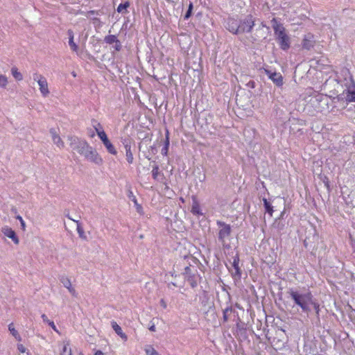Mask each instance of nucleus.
<instances>
[{
	"instance_id": "nucleus-38",
	"label": "nucleus",
	"mask_w": 355,
	"mask_h": 355,
	"mask_svg": "<svg viewBox=\"0 0 355 355\" xmlns=\"http://www.w3.org/2000/svg\"><path fill=\"white\" fill-rule=\"evenodd\" d=\"M8 83V80L6 76L0 75V87H4L6 86Z\"/></svg>"
},
{
	"instance_id": "nucleus-51",
	"label": "nucleus",
	"mask_w": 355,
	"mask_h": 355,
	"mask_svg": "<svg viewBox=\"0 0 355 355\" xmlns=\"http://www.w3.org/2000/svg\"><path fill=\"white\" fill-rule=\"evenodd\" d=\"M179 200H182V202H184V200L182 198H180Z\"/></svg>"
},
{
	"instance_id": "nucleus-40",
	"label": "nucleus",
	"mask_w": 355,
	"mask_h": 355,
	"mask_svg": "<svg viewBox=\"0 0 355 355\" xmlns=\"http://www.w3.org/2000/svg\"><path fill=\"white\" fill-rule=\"evenodd\" d=\"M191 211H192L194 214H199V213H200V208H199V206H198L197 204L193 205L192 206Z\"/></svg>"
},
{
	"instance_id": "nucleus-1",
	"label": "nucleus",
	"mask_w": 355,
	"mask_h": 355,
	"mask_svg": "<svg viewBox=\"0 0 355 355\" xmlns=\"http://www.w3.org/2000/svg\"><path fill=\"white\" fill-rule=\"evenodd\" d=\"M276 40L282 50H287L290 47V37L286 33L283 24L279 23L276 18L271 20Z\"/></svg>"
},
{
	"instance_id": "nucleus-20",
	"label": "nucleus",
	"mask_w": 355,
	"mask_h": 355,
	"mask_svg": "<svg viewBox=\"0 0 355 355\" xmlns=\"http://www.w3.org/2000/svg\"><path fill=\"white\" fill-rule=\"evenodd\" d=\"M8 330L10 331V334L15 338L16 340H17L18 341L21 340V337L20 336L18 331L15 329L12 323H10L8 325Z\"/></svg>"
},
{
	"instance_id": "nucleus-39",
	"label": "nucleus",
	"mask_w": 355,
	"mask_h": 355,
	"mask_svg": "<svg viewBox=\"0 0 355 355\" xmlns=\"http://www.w3.org/2000/svg\"><path fill=\"white\" fill-rule=\"evenodd\" d=\"M33 80L35 81H37V83H39L40 80L42 79V78H44V77L37 73H33Z\"/></svg>"
},
{
	"instance_id": "nucleus-10",
	"label": "nucleus",
	"mask_w": 355,
	"mask_h": 355,
	"mask_svg": "<svg viewBox=\"0 0 355 355\" xmlns=\"http://www.w3.org/2000/svg\"><path fill=\"white\" fill-rule=\"evenodd\" d=\"M266 73L269 78L277 86L280 87L283 85V77L279 73L271 72L269 70H265Z\"/></svg>"
},
{
	"instance_id": "nucleus-50",
	"label": "nucleus",
	"mask_w": 355,
	"mask_h": 355,
	"mask_svg": "<svg viewBox=\"0 0 355 355\" xmlns=\"http://www.w3.org/2000/svg\"><path fill=\"white\" fill-rule=\"evenodd\" d=\"M92 137H93L94 136V133H91V135H90Z\"/></svg>"
},
{
	"instance_id": "nucleus-4",
	"label": "nucleus",
	"mask_w": 355,
	"mask_h": 355,
	"mask_svg": "<svg viewBox=\"0 0 355 355\" xmlns=\"http://www.w3.org/2000/svg\"><path fill=\"white\" fill-rule=\"evenodd\" d=\"M78 153L84 156L87 160L96 164L100 165L103 163V159L97 151L87 141L83 144V146H81Z\"/></svg>"
},
{
	"instance_id": "nucleus-44",
	"label": "nucleus",
	"mask_w": 355,
	"mask_h": 355,
	"mask_svg": "<svg viewBox=\"0 0 355 355\" xmlns=\"http://www.w3.org/2000/svg\"><path fill=\"white\" fill-rule=\"evenodd\" d=\"M150 323H151V324H150V327H148V329H149L150 331H155L156 328H155V323H154V322H151Z\"/></svg>"
},
{
	"instance_id": "nucleus-28",
	"label": "nucleus",
	"mask_w": 355,
	"mask_h": 355,
	"mask_svg": "<svg viewBox=\"0 0 355 355\" xmlns=\"http://www.w3.org/2000/svg\"><path fill=\"white\" fill-rule=\"evenodd\" d=\"M144 350L147 355H159V353L151 345L146 346Z\"/></svg>"
},
{
	"instance_id": "nucleus-24",
	"label": "nucleus",
	"mask_w": 355,
	"mask_h": 355,
	"mask_svg": "<svg viewBox=\"0 0 355 355\" xmlns=\"http://www.w3.org/2000/svg\"><path fill=\"white\" fill-rule=\"evenodd\" d=\"M41 317L44 322L47 323L55 331H58L54 322L49 320L48 317L45 314H42Z\"/></svg>"
},
{
	"instance_id": "nucleus-47",
	"label": "nucleus",
	"mask_w": 355,
	"mask_h": 355,
	"mask_svg": "<svg viewBox=\"0 0 355 355\" xmlns=\"http://www.w3.org/2000/svg\"><path fill=\"white\" fill-rule=\"evenodd\" d=\"M160 304H161V306L163 308H166V302L164 300H161Z\"/></svg>"
},
{
	"instance_id": "nucleus-25",
	"label": "nucleus",
	"mask_w": 355,
	"mask_h": 355,
	"mask_svg": "<svg viewBox=\"0 0 355 355\" xmlns=\"http://www.w3.org/2000/svg\"><path fill=\"white\" fill-rule=\"evenodd\" d=\"M104 42L107 44H114L116 42H118V39L114 35H108L105 37Z\"/></svg>"
},
{
	"instance_id": "nucleus-43",
	"label": "nucleus",
	"mask_w": 355,
	"mask_h": 355,
	"mask_svg": "<svg viewBox=\"0 0 355 355\" xmlns=\"http://www.w3.org/2000/svg\"><path fill=\"white\" fill-rule=\"evenodd\" d=\"M17 349L18 350L21 352V353H24L25 351H26V348L24 347V346L21 344H18L17 345Z\"/></svg>"
},
{
	"instance_id": "nucleus-13",
	"label": "nucleus",
	"mask_w": 355,
	"mask_h": 355,
	"mask_svg": "<svg viewBox=\"0 0 355 355\" xmlns=\"http://www.w3.org/2000/svg\"><path fill=\"white\" fill-rule=\"evenodd\" d=\"M38 85L40 87V91L42 95L44 97L47 96L49 94V87H48V83H47L46 78L40 79L38 83Z\"/></svg>"
},
{
	"instance_id": "nucleus-8",
	"label": "nucleus",
	"mask_w": 355,
	"mask_h": 355,
	"mask_svg": "<svg viewBox=\"0 0 355 355\" xmlns=\"http://www.w3.org/2000/svg\"><path fill=\"white\" fill-rule=\"evenodd\" d=\"M68 140L69 141V146L72 150H76L77 153L79 151V149L81 148V146H83V144H85L86 141V140L76 136H69Z\"/></svg>"
},
{
	"instance_id": "nucleus-23",
	"label": "nucleus",
	"mask_w": 355,
	"mask_h": 355,
	"mask_svg": "<svg viewBox=\"0 0 355 355\" xmlns=\"http://www.w3.org/2000/svg\"><path fill=\"white\" fill-rule=\"evenodd\" d=\"M302 46L306 50H310L313 46V41L305 37L302 42Z\"/></svg>"
},
{
	"instance_id": "nucleus-34",
	"label": "nucleus",
	"mask_w": 355,
	"mask_h": 355,
	"mask_svg": "<svg viewBox=\"0 0 355 355\" xmlns=\"http://www.w3.org/2000/svg\"><path fill=\"white\" fill-rule=\"evenodd\" d=\"M310 305H312L315 309V314L318 316L320 312V304L315 300L311 299V302H310Z\"/></svg>"
},
{
	"instance_id": "nucleus-5",
	"label": "nucleus",
	"mask_w": 355,
	"mask_h": 355,
	"mask_svg": "<svg viewBox=\"0 0 355 355\" xmlns=\"http://www.w3.org/2000/svg\"><path fill=\"white\" fill-rule=\"evenodd\" d=\"M254 26V19L251 15H247L243 19L239 20V33L251 32Z\"/></svg>"
},
{
	"instance_id": "nucleus-18",
	"label": "nucleus",
	"mask_w": 355,
	"mask_h": 355,
	"mask_svg": "<svg viewBox=\"0 0 355 355\" xmlns=\"http://www.w3.org/2000/svg\"><path fill=\"white\" fill-rule=\"evenodd\" d=\"M60 355H73L70 347L69 340L64 341L63 347Z\"/></svg>"
},
{
	"instance_id": "nucleus-22",
	"label": "nucleus",
	"mask_w": 355,
	"mask_h": 355,
	"mask_svg": "<svg viewBox=\"0 0 355 355\" xmlns=\"http://www.w3.org/2000/svg\"><path fill=\"white\" fill-rule=\"evenodd\" d=\"M263 205H264L266 211L268 212L270 216H272V212H273L272 206L271 205L270 202L269 201H268V200L266 198H263Z\"/></svg>"
},
{
	"instance_id": "nucleus-29",
	"label": "nucleus",
	"mask_w": 355,
	"mask_h": 355,
	"mask_svg": "<svg viewBox=\"0 0 355 355\" xmlns=\"http://www.w3.org/2000/svg\"><path fill=\"white\" fill-rule=\"evenodd\" d=\"M152 175H153V179H155V180H158L159 179V176L160 175V173L159 171V166L157 164H155L153 166Z\"/></svg>"
},
{
	"instance_id": "nucleus-41",
	"label": "nucleus",
	"mask_w": 355,
	"mask_h": 355,
	"mask_svg": "<svg viewBox=\"0 0 355 355\" xmlns=\"http://www.w3.org/2000/svg\"><path fill=\"white\" fill-rule=\"evenodd\" d=\"M122 45L121 42L118 40V42L114 43V48L116 51H119L121 49Z\"/></svg>"
},
{
	"instance_id": "nucleus-14",
	"label": "nucleus",
	"mask_w": 355,
	"mask_h": 355,
	"mask_svg": "<svg viewBox=\"0 0 355 355\" xmlns=\"http://www.w3.org/2000/svg\"><path fill=\"white\" fill-rule=\"evenodd\" d=\"M191 269L189 267L187 266L185 268V273L183 274L184 278L187 279L188 284L191 287H195L197 285L196 281L194 279V277L190 275Z\"/></svg>"
},
{
	"instance_id": "nucleus-36",
	"label": "nucleus",
	"mask_w": 355,
	"mask_h": 355,
	"mask_svg": "<svg viewBox=\"0 0 355 355\" xmlns=\"http://www.w3.org/2000/svg\"><path fill=\"white\" fill-rule=\"evenodd\" d=\"M121 143H122L124 148H125L126 147L128 148L131 146L132 141H131V139L129 138H123V139H121Z\"/></svg>"
},
{
	"instance_id": "nucleus-6",
	"label": "nucleus",
	"mask_w": 355,
	"mask_h": 355,
	"mask_svg": "<svg viewBox=\"0 0 355 355\" xmlns=\"http://www.w3.org/2000/svg\"><path fill=\"white\" fill-rule=\"evenodd\" d=\"M225 28L233 34H239V20L234 17H228L225 22Z\"/></svg>"
},
{
	"instance_id": "nucleus-12",
	"label": "nucleus",
	"mask_w": 355,
	"mask_h": 355,
	"mask_svg": "<svg viewBox=\"0 0 355 355\" xmlns=\"http://www.w3.org/2000/svg\"><path fill=\"white\" fill-rule=\"evenodd\" d=\"M1 231L6 236L11 239L15 244L19 243V239L15 231L12 230L10 227L8 226L3 227Z\"/></svg>"
},
{
	"instance_id": "nucleus-15",
	"label": "nucleus",
	"mask_w": 355,
	"mask_h": 355,
	"mask_svg": "<svg viewBox=\"0 0 355 355\" xmlns=\"http://www.w3.org/2000/svg\"><path fill=\"white\" fill-rule=\"evenodd\" d=\"M127 196L128 198L132 200L136 207L137 211L138 213H141L142 207L138 203L136 196L134 195L131 189H129L127 191Z\"/></svg>"
},
{
	"instance_id": "nucleus-19",
	"label": "nucleus",
	"mask_w": 355,
	"mask_h": 355,
	"mask_svg": "<svg viewBox=\"0 0 355 355\" xmlns=\"http://www.w3.org/2000/svg\"><path fill=\"white\" fill-rule=\"evenodd\" d=\"M103 145L106 148L108 153H110L112 155H116L117 151L116 148H114V145L110 142V141L108 139L107 141L103 143Z\"/></svg>"
},
{
	"instance_id": "nucleus-49",
	"label": "nucleus",
	"mask_w": 355,
	"mask_h": 355,
	"mask_svg": "<svg viewBox=\"0 0 355 355\" xmlns=\"http://www.w3.org/2000/svg\"><path fill=\"white\" fill-rule=\"evenodd\" d=\"M187 253H188L187 252H185L183 254V257H187Z\"/></svg>"
},
{
	"instance_id": "nucleus-45",
	"label": "nucleus",
	"mask_w": 355,
	"mask_h": 355,
	"mask_svg": "<svg viewBox=\"0 0 355 355\" xmlns=\"http://www.w3.org/2000/svg\"><path fill=\"white\" fill-rule=\"evenodd\" d=\"M17 219H18L20 221L21 226L24 228L25 227V223H24V220L22 219L21 216H17Z\"/></svg>"
},
{
	"instance_id": "nucleus-3",
	"label": "nucleus",
	"mask_w": 355,
	"mask_h": 355,
	"mask_svg": "<svg viewBox=\"0 0 355 355\" xmlns=\"http://www.w3.org/2000/svg\"><path fill=\"white\" fill-rule=\"evenodd\" d=\"M216 225L218 226V239L219 242L224 248H228L230 246L228 241L232 232L231 225L221 220H216Z\"/></svg>"
},
{
	"instance_id": "nucleus-26",
	"label": "nucleus",
	"mask_w": 355,
	"mask_h": 355,
	"mask_svg": "<svg viewBox=\"0 0 355 355\" xmlns=\"http://www.w3.org/2000/svg\"><path fill=\"white\" fill-rule=\"evenodd\" d=\"M11 73L13 77L17 80H21L23 78L22 74L18 71L17 68L15 67H12L11 69Z\"/></svg>"
},
{
	"instance_id": "nucleus-7",
	"label": "nucleus",
	"mask_w": 355,
	"mask_h": 355,
	"mask_svg": "<svg viewBox=\"0 0 355 355\" xmlns=\"http://www.w3.org/2000/svg\"><path fill=\"white\" fill-rule=\"evenodd\" d=\"M232 259H233V261L232 263V266L234 270H230V269H229V270L231 272L233 278L235 280H238V279H240L241 277V269L239 266V255L236 254L235 256L232 257Z\"/></svg>"
},
{
	"instance_id": "nucleus-31",
	"label": "nucleus",
	"mask_w": 355,
	"mask_h": 355,
	"mask_svg": "<svg viewBox=\"0 0 355 355\" xmlns=\"http://www.w3.org/2000/svg\"><path fill=\"white\" fill-rule=\"evenodd\" d=\"M92 125H93L97 135H98V132H99L101 131H103V128L101 124L100 123H98L97 121L94 120L92 121Z\"/></svg>"
},
{
	"instance_id": "nucleus-11",
	"label": "nucleus",
	"mask_w": 355,
	"mask_h": 355,
	"mask_svg": "<svg viewBox=\"0 0 355 355\" xmlns=\"http://www.w3.org/2000/svg\"><path fill=\"white\" fill-rule=\"evenodd\" d=\"M63 286L68 289L69 292L73 295L76 296L77 293L74 288L72 286L71 280L66 276H61L59 278Z\"/></svg>"
},
{
	"instance_id": "nucleus-17",
	"label": "nucleus",
	"mask_w": 355,
	"mask_h": 355,
	"mask_svg": "<svg viewBox=\"0 0 355 355\" xmlns=\"http://www.w3.org/2000/svg\"><path fill=\"white\" fill-rule=\"evenodd\" d=\"M67 35L69 36V45L71 48V49L74 51L77 52L78 49V45L73 42V32L71 30H68Z\"/></svg>"
},
{
	"instance_id": "nucleus-16",
	"label": "nucleus",
	"mask_w": 355,
	"mask_h": 355,
	"mask_svg": "<svg viewBox=\"0 0 355 355\" xmlns=\"http://www.w3.org/2000/svg\"><path fill=\"white\" fill-rule=\"evenodd\" d=\"M111 325L118 336H119L123 340H127L128 337L126 334L123 332L121 327L115 321H112Z\"/></svg>"
},
{
	"instance_id": "nucleus-21",
	"label": "nucleus",
	"mask_w": 355,
	"mask_h": 355,
	"mask_svg": "<svg viewBox=\"0 0 355 355\" xmlns=\"http://www.w3.org/2000/svg\"><path fill=\"white\" fill-rule=\"evenodd\" d=\"M125 157L126 160L128 162V164H132L134 160L133 153L131 150V146L129 147H126L125 148Z\"/></svg>"
},
{
	"instance_id": "nucleus-52",
	"label": "nucleus",
	"mask_w": 355,
	"mask_h": 355,
	"mask_svg": "<svg viewBox=\"0 0 355 355\" xmlns=\"http://www.w3.org/2000/svg\"><path fill=\"white\" fill-rule=\"evenodd\" d=\"M80 355H83V354H80Z\"/></svg>"
},
{
	"instance_id": "nucleus-42",
	"label": "nucleus",
	"mask_w": 355,
	"mask_h": 355,
	"mask_svg": "<svg viewBox=\"0 0 355 355\" xmlns=\"http://www.w3.org/2000/svg\"><path fill=\"white\" fill-rule=\"evenodd\" d=\"M99 15L98 11H97V10H89V11L87 12L86 16L87 17H90L92 15Z\"/></svg>"
},
{
	"instance_id": "nucleus-30",
	"label": "nucleus",
	"mask_w": 355,
	"mask_h": 355,
	"mask_svg": "<svg viewBox=\"0 0 355 355\" xmlns=\"http://www.w3.org/2000/svg\"><path fill=\"white\" fill-rule=\"evenodd\" d=\"M67 217L70 219V220H73L74 222H76L77 223V232L80 236V237H83V235H84V230L83 229V227L80 226V224L79 223L78 220H73L72 219L71 217H69V216H67Z\"/></svg>"
},
{
	"instance_id": "nucleus-2",
	"label": "nucleus",
	"mask_w": 355,
	"mask_h": 355,
	"mask_svg": "<svg viewBox=\"0 0 355 355\" xmlns=\"http://www.w3.org/2000/svg\"><path fill=\"white\" fill-rule=\"evenodd\" d=\"M289 294L294 303L299 306L304 312L309 314L311 311L309 305L313 298L312 294L310 292L301 293L293 290H291Z\"/></svg>"
},
{
	"instance_id": "nucleus-37",
	"label": "nucleus",
	"mask_w": 355,
	"mask_h": 355,
	"mask_svg": "<svg viewBox=\"0 0 355 355\" xmlns=\"http://www.w3.org/2000/svg\"><path fill=\"white\" fill-rule=\"evenodd\" d=\"M192 9H193V4H192V3L190 2V3L189 5V8H188L187 12L185 13V15H184V19H187L190 17V16L191 15Z\"/></svg>"
},
{
	"instance_id": "nucleus-46",
	"label": "nucleus",
	"mask_w": 355,
	"mask_h": 355,
	"mask_svg": "<svg viewBox=\"0 0 355 355\" xmlns=\"http://www.w3.org/2000/svg\"><path fill=\"white\" fill-rule=\"evenodd\" d=\"M182 241V245L184 246V250H186L187 246H191V243L188 242L186 239H184Z\"/></svg>"
},
{
	"instance_id": "nucleus-9",
	"label": "nucleus",
	"mask_w": 355,
	"mask_h": 355,
	"mask_svg": "<svg viewBox=\"0 0 355 355\" xmlns=\"http://www.w3.org/2000/svg\"><path fill=\"white\" fill-rule=\"evenodd\" d=\"M50 135L51 136L53 142L60 148H63L64 147V143L62 140L61 137L59 135L58 131L55 128H51L49 130Z\"/></svg>"
},
{
	"instance_id": "nucleus-33",
	"label": "nucleus",
	"mask_w": 355,
	"mask_h": 355,
	"mask_svg": "<svg viewBox=\"0 0 355 355\" xmlns=\"http://www.w3.org/2000/svg\"><path fill=\"white\" fill-rule=\"evenodd\" d=\"M346 100L349 102H355V91H348Z\"/></svg>"
},
{
	"instance_id": "nucleus-32",
	"label": "nucleus",
	"mask_w": 355,
	"mask_h": 355,
	"mask_svg": "<svg viewBox=\"0 0 355 355\" xmlns=\"http://www.w3.org/2000/svg\"><path fill=\"white\" fill-rule=\"evenodd\" d=\"M233 309L232 306H227L223 310V321L227 322L228 320V314L232 312Z\"/></svg>"
},
{
	"instance_id": "nucleus-27",
	"label": "nucleus",
	"mask_w": 355,
	"mask_h": 355,
	"mask_svg": "<svg viewBox=\"0 0 355 355\" xmlns=\"http://www.w3.org/2000/svg\"><path fill=\"white\" fill-rule=\"evenodd\" d=\"M130 6L129 1H125L123 3H120L117 7V12L119 13H123L124 11L126 12V9Z\"/></svg>"
},
{
	"instance_id": "nucleus-35",
	"label": "nucleus",
	"mask_w": 355,
	"mask_h": 355,
	"mask_svg": "<svg viewBox=\"0 0 355 355\" xmlns=\"http://www.w3.org/2000/svg\"><path fill=\"white\" fill-rule=\"evenodd\" d=\"M98 137L100 138V139L102 141L103 144L105 141H107L109 139L106 135V133L105 132V131H101V132H98Z\"/></svg>"
},
{
	"instance_id": "nucleus-48",
	"label": "nucleus",
	"mask_w": 355,
	"mask_h": 355,
	"mask_svg": "<svg viewBox=\"0 0 355 355\" xmlns=\"http://www.w3.org/2000/svg\"><path fill=\"white\" fill-rule=\"evenodd\" d=\"M94 355H104V354L101 351V350H97L96 352H95V354Z\"/></svg>"
}]
</instances>
